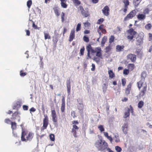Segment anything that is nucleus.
I'll use <instances>...</instances> for the list:
<instances>
[{"label":"nucleus","instance_id":"09e8293b","mask_svg":"<svg viewBox=\"0 0 152 152\" xmlns=\"http://www.w3.org/2000/svg\"><path fill=\"white\" fill-rule=\"evenodd\" d=\"M111 50V48L110 45L106 47L105 49V51L106 53L109 52Z\"/></svg>","mask_w":152,"mask_h":152},{"label":"nucleus","instance_id":"473e14b6","mask_svg":"<svg viewBox=\"0 0 152 152\" xmlns=\"http://www.w3.org/2000/svg\"><path fill=\"white\" fill-rule=\"evenodd\" d=\"M128 67L130 70H132L134 68V64H129L128 65Z\"/></svg>","mask_w":152,"mask_h":152},{"label":"nucleus","instance_id":"3c124183","mask_svg":"<svg viewBox=\"0 0 152 152\" xmlns=\"http://www.w3.org/2000/svg\"><path fill=\"white\" fill-rule=\"evenodd\" d=\"M85 50V48L84 47L82 48L80 50V53L81 55H83L84 54V52Z\"/></svg>","mask_w":152,"mask_h":152},{"label":"nucleus","instance_id":"cd10ccee","mask_svg":"<svg viewBox=\"0 0 152 152\" xmlns=\"http://www.w3.org/2000/svg\"><path fill=\"white\" fill-rule=\"evenodd\" d=\"M53 9L57 17L59 16L60 15V13L56 7L53 8Z\"/></svg>","mask_w":152,"mask_h":152},{"label":"nucleus","instance_id":"7c9ffc66","mask_svg":"<svg viewBox=\"0 0 152 152\" xmlns=\"http://www.w3.org/2000/svg\"><path fill=\"white\" fill-rule=\"evenodd\" d=\"M107 37H104L102 39L101 41V44L102 46H104V44L107 41Z\"/></svg>","mask_w":152,"mask_h":152},{"label":"nucleus","instance_id":"e433bc0d","mask_svg":"<svg viewBox=\"0 0 152 152\" xmlns=\"http://www.w3.org/2000/svg\"><path fill=\"white\" fill-rule=\"evenodd\" d=\"M115 149L117 152H121L122 151L121 148L118 146H115Z\"/></svg>","mask_w":152,"mask_h":152},{"label":"nucleus","instance_id":"4d7b16f0","mask_svg":"<svg viewBox=\"0 0 152 152\" xmlns=\"http://www.w3.org/2000/svg\"><path fill=\"white\" fill-rule=\"evenodd\" d=\"M5 122L7 124H9L10 123H11V121L9 119H5L4 120Z\"/></svg>","mask_w":152,"mask_h":152},{"label":"nucleus","instance_id":"58836bf2","mask_svg":"<svg viewBox=\"0 0 152 152\" xmlns=\"http://www.w3.org/2000/svg\"><path fill=\"white\" fill-rule=\"evenodd\" d=\"M98 128L100 130V132H101L104 131V130L103 126L102 125H100L99 126H98Z\"/></svg>","mask_w":152,"mask_h":152},{"label":"nucleus","instance_id":"6e6552de","mask_svg":"<svg viewBox=\"0 0 152 152\" xmlns=\"http://www.w3.org/2000/svg\"><path fill=\"white\" fill-rule=\"evenodd\" d=\"M110 10V8L107 6H105L102 10L103 14L106 16H108L109 15Z\"/></svg>","mask_w":152,"mask_h":152},{"label":"nucleus","instance_id":"423d86ee","mask_svg":"<svg viewBox=\"0 0 152 152\" xmlns=\"http://www.w3.org/2000/svg\"><path fill=\"white\" fill-rule=\"evenodd\" d=\"M45 118L43 120V126L41 128V130H43L47 128L48 124V118L47 116L44 115Z\"/></svg>","mask_w":152,"mask_h":152},{"label":"nucleus","instance_id":"de8ad7c7","mask_svg":"<svg viewBox=\"0 0 152 152\" xmlns=\"http://www.w3.org/2000/svg\"><path fill=\"white\" fill-rule=\"evenodd\" d=\"M83 39L84 41L87 42H88L89 41V39L88 37L86 36H84L83 37Z\"/></svg>","mask_w":152,"mask_h":152},{"label":"nucleus","instance_id":"13d9d810","mask_svg":"<svg viewBox=\"0 0 152 152\" xmlns=\"http://www.w3.org/2000/svg\"><path fill=\"white\" fill-rule=\"evenodd\" d=\"M23 108L24 110H28V107L26 105H24L23 106Z\"/></svg>","mask_w":152,"mask_h":152},{"label":"nucleus","instance_id":"393cba45","mask_svg":"<svg viewBox=\"0 0 152 152\" xmlns=\"http://www.w3.org/2000/svg\"><path fill=\"white\" fill-rule=\"evenodd\" d=\"M108 73L109 75V77L111 78H113L115 77V74L113 72V71L111 70H108Z\"/></svg>","mask_w":152,"mask_h":152},{"label":"nucleus","instance_id":"680f3d73","mask_svg":"<svg viewBox=\"0 0 152 152\" xmlns=\"http://www.w3.org/2000/svg\"><path fill=\"white\" fill-rule=\"evenodd\" d=\"M32 27L34 29H37V26L35 25L34 22H33Z\"/></svg>","mask_w":152,"mask_h":152},{"label":"nucleus","instance_id":"603ef678","mask_svg":"<svg viewBox=\"0 0 152 152\" xmlns=\"http://www.w3.org/2000/svg\"><path fill=\"white\" fill-rule=\"evenodd\" d=\"M121 82H122V85L123 86H125L126 84V80L125 79V78L122 79V80H121Z\"/></svg>","mask_w":152,"mask_h":152},{"label":"nucleus","instance_id":"c03bdc74","mask_svg":"<svg viewBox=\"0 0 152 152\" xmlns=\"http://www.w3.org/2000/svg\"><path fill=\"white\" fill-rule=\"evenodd\" d=\"M104 20V18H101L99 19L97 22V23L98 24H100L102 23Z\"/></svg>","mask_w":152,"mask_h":152},{"label":"nucleus","instance_id":"2eb2a0df","mask_svg":"<svg viewBox=\"0 0 152 152\" xmlns=\"http://www.w3.org/2000/svg\"><path fill=\"white\" fill-rule=\"evenodd\" d=\"M137 18L139 20H142L146 18V15L143 14H139L137 15Z\"/></svg>","mask_w":152,"mask_h":152},{"label":"nucleus","instance_id":"ddd939ff","mask_svg":"<svg viewBox=\"0 0 152 152\" xmlns=\"http://www.w3.org/2000/svg\"><path fill=\"white\" fill-rule=\"evenodd\" d=\"M66 87L67 88V93L69 95L70 93L71 85L70 80L69 79L66 81Z\"/></svg>","mask_w":152,"mask_h":152},{"label":"nucleus","instance_id":"0eeeda50","mask_svg":"<svg viewBox=\"0 0 152 152\" xmlns=\"http://www.w3.org/2000/svg\"><path fill=\"white\" fill-rule=\"evenodd\" d=\"M129 127V124L127 122L124 123L121 127V129L125 134H126L127 133L128 129Z\"/></svg>","mask_w":152,"mask_h":152},{"label":"nucleus","instance_id":"c756f323","mask_svg":"<svg viewBox=\"0 0 152 152\" xmlns=\"http://www.w3.org/2000/svg\"><path fill=\"white\" fill-rule=\"evenodd\" d=\"M45 37V40L47 39H50V36L49 35V33L44 32V33Z\"/></svg>","mask_w":152,"mask_h":152},{"label":"nucleus","instance_id":"dca6fc26","mask_svg":"<svg viewBox=\"0 0 152 152\" xmlns=\"http://www.w3.org/2000/svg\"><path fill=\"white\" fill-rule=\"evenodd\" d=\"M75 37V32L74 30H72L69 37V41L71 42L72 41Z\"/></svg>","mask_w":152,"mask_h":152},{"label":"nucleus","instance_id":"2f4dec72","mask_svg":"<svg viewBox=\"0 0 152 152\" xmlns=\"http://www.w3.org/2000/svg\"><path fill=\"white\" fill-rule=\"evenodd\" d=\"M144 105V102L142 101H140L138 103V106L139 108H141Z\"/></svg>","mask_w":152,"mask_h":152},{"label":"nucleus","instance_id":"20e7f679","mask_svg":"<svg viewBox=\"0 0 152 152\" xmlns=\"http://www.w3.org/2000/svg\"><path fill=\"white\" fill-rule=\"evenodd\" d=\"M128 35L126 37L129 41H132V42L134 41L133 38L134 37L135 35L137 34L136 31H134L132 28H131L126 31Z\"/></svg>","mask_w":152,"mask_h":152},{"label":"nucleus","instance_id":"8fccbe9b","mask_svg":"<svg viewBox=\"0 0 152 152\" xmlns=\"http://www.w3.org/2000/svg\"><path fill=\"white\" fill-rule=\"evenodd\" d=\"M26 75V73L22 72V70H21L20 72V75L21 77H24Z\"/></svg>","mask_w":152,"mask_h":152},{"label":"nucleus","instance_id":"338daca9","mask_svg":"<svg viewBox=\"0 0 152 152\" xmlns=\"http://www.w3.org/2000/svg\"><path fill=\"white\" fill-rule=\"evenodd\" d=\"M36 109H35L34 107H32V108H31L30 109V113H31V112H35V111H36Z\"/></svg>","mask_w":152,"mask_h":152},{"label":"nucleus","instance_id":"69168bd1","mask_svg":"<svg viewBox=\"0 0 152 152\" xmlns=\"http://www.w3.org/2000/svg\"><path fill=\"white\" fill-rule=\"evenodd\" d=\"M92 68L91 69V70L92 71H94L95 69V65L94 64H92Z\"/></svg>","mask_w":152,"mask_h":152},{"label":"nucleus","instance_id":"a18cd8bd","mask_svg":"<svg viewBox=\"0 0 152 152\" xmlns=\"http://www.w3.org/2000/svg\"><path fill=\"white\" fill-rule=\"evenodd\" d=\"M11 128L12 129H15L16 127V124L15 122H11Z\"/></svg>","mask_w":152,"mask_h":152},{"label":"nucleus","instance_id":"5701e85b","mask_svg":"<svg viewBox=\"0 0 152 152\" xmlns=\"http://www.w3.org/2000/svg\"><path fill=\"white\" fill-rule=\"evenodd\" d=\"M61 19L62 23H64V21L66 19V17L65 16V13L63 12H62L61 13Z\"/></svg>","mask_w":152,"mask_h":152},{"label":"nucleus","instance_id":"4c0bfd02","mask_svg":"<svg viewBox=\"0 0 152 152\" xmlns=\"http://www.w3.org/2000/svg\"><path fill=\"white\" fill-rule=\"evenodd\" d=\"M50 140L52 141L55 140V135L53 134H51L50 135Z\"/></svg>","mask_w":152,"mask_h":152},{"label":"nucleus","instance_id":"774afa93","mask_svg":"<svg viewBox=\"0 0 152 152\" xmlns=\"http://www.w3.org/2000/svg\"><path fill=\"white\" fill-rule=\"evenodd\" d=\"M130 90L129 89L126 88L125 91V93L127 94H128L130 93Z\"/></svg>","mask_w":152,"mask_h":152},{"label":"nucleus","instance_id":"a19ab883","mask_svg":"<svg viewBox=\"0 0 152 152\" xmlns=\"http://www.w3.org/2000/svg\"><path fill=\"white\" fill-rule=\"evenodd\" d=\"M107 86L105 84H104V86H103V91L104 93L107 90Z\"/></svg>","mask_w":152,"mask_h":152},{"label":"nucleus","instance_id":"f257e3e1","mask_svg":"<svg viewBox=\"0 0 152 152\" xmlns=\"http://www.w3.org/2000/svg\"><path fill=\"white\" fill-rule=\"evenodd\" d=\"M94 145L98 151L103 152H106L108 147L107 143L102 139L97 140L94 143Z\"/></svg>","mask_w":152,"mask_h":152},{"label":"nucleus","instance_id":"37998d69","mask_svg":"<svg viewBox=\"0 0 152 152\" xmlns=\"http://www.w3.org/2000/svg\"><path fill=\"white\" fill-rule=\"evenodd\" d=\"M147 75V74L146 72L145 71L143 72H142L141 76V77L144 79L145 77H146Z\"/></svg>","mask_w":152,"mask_h":152},{"label":"nucleus","instance_id":"f8f14e48","mask_svg":"<svg viewBox=\"0 0 152 152\" xmlns=\"http://www.w3.org/2000/svg\"><path fill=\"white\" fill-rule=\"evenodd\" d=\"M51 116L53 121L54 122H57V118L56 116V112L55 110H52Z\"/></svg>","mask_w":152,"mask_h":152},{"label":"nucleus","instance_id":"c85d7f7f","mask_svg":"<svg viewBox=\"0 0 152 152\" xmlns=\"http://www.w3.org/2000/svg\"><path fill=\"white\" fill-rule=\"evenodd\" d=\"M145 28L147 30H150L152 27V25L151 23H149L145 25Z\"/></svg>","mask_w":152,"mask_h":152},{"label":"nucleus","instance_id":"6e6d98bb","mask_svg":"<svg viewBox=\"0 0 152 152\" xmlns=\"http://www.w3.org/2000/svg\"><path fill=\"white\" fill-rule=\"evenodd\" d=\"M71 115L73 118L75 117V111H72L71 112Z\"/></svg>","mask_w":152,"mask_h":152},{"label":"nucleus","instance_id":"4468645a","mask_svg":"<svg viewBox=\"0 0 152 152\" xmlns=\"http://www.w3.org/2000/svg\"><path fill=\"white\" fill-rule=\"evenodd\" d=\"M136 44L137 45H141L143 42L142 39L140 36H138L136 39Z\"/></svg>","mask_w":152,"mask_h":152},{"label":"nucleus","instance_id":"e2e57ef3","mask_svg":"<svg viewBox=\"0 0 152 152\" xmlns=\"http://www.w3.org/2000/svg\"><path fill=\"white\" fill-rule=\"evenodd\" d=\"M53 41L54 43H56L58 41L57 38L56 37H54L53 39Z\"/></svg>","mask_w":152,"mask_h":152},{"label":"nucleus","instance_id":"1a4fd4ad","mask_svg":"<svg viewBox=\"0 0 152 152\" xmlns=\"http://www.w3.org/2000/svg\"><path fill=\"white\" fill-rule=\"evenodd\" d=\"M123 2L124 4V8L123 11L124 12L126 13L128 8V6L129 5V2L128 0H123Z\"/></svg>","mask_w":152,"mask_h":152},{"label":"nucleus","instance_id":"412c9836","mask_svg":"<svg viewBox=\"0 0 152 152\" xmlns=\"http://www.w3.org/2000/svg\"><path fill=\"white\" fill-rule=\"evenodd\" d=\"M61 1V6L64 8H66L67 7V5L66 3V0H60Z\"/></svg>","mask_w":152,"mask_h":152},{"label":"nucleus","instance_id":"0e129e2a","mask_svg":"<svg viewBox=\"0 0 152 152\" xmlns=\"http://www.w3.org/2000/svg\"><path fill=\"white\" fill-rule=\"evenodd\" d=\"M136 55L133 54H130L127 56V57H136Z\"/></svg>","mask_w":152,"mask_h":152},{"label":"nucleus","instance_id":"6ab92c4d","mask_svg":"<svg viewBox=\"0 0 152 152\" xmlns=\"http://www.w3.org/2000/svg\"><path fill=\"white\" fill-rule=\"evenodd\" d=\"M65 100L64 98L62 99V104L61 107V111L62 112H64L65 109Z\"/></svg>","mask_w":152,"mask_h":152},{"label":"nucleus","instance_id":"79ce46f5","mask_svg":"<svg viewBox=\"0 0 152 152\" xmlns=\"http://www.w3.org/2000/svg\"><path fill=\"white\" fill-rule=\"evenodd\" d=\"M138 87L139 89L142 87V85L143 84V82L141 81H140L137 83Z\"/></svg>","mask_w":152,"mask_h":152},{"label":"nucleus","instance_id":"49530a36","mask_svg":"<svg viewBox=\"0 0 152 152\" xmlns=\"http://www.w3.org/2000/svg\"><path fill=\"white\" fill-rule=\"evenodd\" d=\"M85 27H89L90 26V23L88 22H84L83 23Z\"/></svg>","mask_w":152,"mask_h":152},{"label":"nucleus","instance_id":"7ed1b4c3","mask_svg":"<svg viewBox=\"0 0 152 152\" xmlns=\"http://www.w3.org/2000/svg\"><path fill=\"white\" fill-rule=\"evenodd\" d=\"M33 134L32 133L29 132L27 134L25 132L22 131L21 137V140L25 141L27 140L31 141L33 137Z\"/></svg>","mask_w":152,"mask_h":152},{"label":"nucleus","instance_id":"052dcab7","mask_svg":"<svg viewBox=\"0 0 152 152\" xmlns=\"http://www.w3.org/2000/svg\"><path fill=\"white\" fill-rule=\"evenodd\" d=\"M104 26V25L103 24L101 25L99 27V29L101 31L102 30V29H103V27Z\"/></svg>","mask_w":152,"mask_h":152},{"label":"nucleus","instance_id":"5fc2aeb1","mask_svg":"<svg viewBox=\"0 0 152 152\" xmlns=\"http://www.w3.org/2000/svg\"><path fill=\"white\" fill-rule=\"evenodd\" d=\"M93 60L97 63H99V58H94Z\"/></svg>","mask_w":152,"mask_h":152},{"label":"nucleus","instance_id":"a878e982","mask_svg":"<svg viewBox=\"0 0 152 152\" xmlns=\"http://www.w3.org/2000/svg\"><path fill=\"white\" fill-rule=\"evenodd\" d=\"M130 111V109L129 108H127V111L125 112L124 113V118H126L129 116V115H130L129 111Z\"/></svg>","mask_w":152,"mask_h":152},{"label":"nucleus","instance_id":"ea45409f","mask_svg":"<svg viewBox=\"0 0 152 152\" xmlns=\"http://www.w3.org/2000/svg\"><path fill=\"white\" fill-rule=\"evenodd\" d=\"M115 37L114 36L112 35L109 39V42L110 43H112L114 41Z\"/></svg>","mask_w":152,"mask_h":152},{"label":"nucleus","instance_id":"bb28decb","mask_svg":"<svg viewBox=\"0 0 152 152\" xmlns=\"http://www.w3.org/2000/svg\"><path fill=\"white\" fill-rule=\"evenodd\" d=\"M113 139L115 140L116 142H120V139L118 134H116L114 135V137L113 138Z\"/></svg>","mask_w":152,"mask_h":152},{"label":"nucleus","instance_id":"864d4df0","mask_svg":"<svg viewBox=\"0 0 152 152\" xmlns=\"http://www.w3.org/2000/svg\"><path fill=\"white\" fill-rule=\"evenodd\" d=\"M129 73V71L128 69H125L123 71V74H124L127 75Z\"/></svg>","mask_w":152,"mask_h":152},{"label":"nucleus","instance_id":"9d476101","mask_svg":"<svg viewBox=\"0 0 152 152\" xmlns=\"http://www.w3.org/2000/svg\"><path fill=\"white\" fill-rule=\"evenodd\" d=\"M79 8L81 11V13L85 17H87L88 16V12H86L82 6H80L79 7Z\"/></svg>","mask_w":152,"mask_h":152},{"label":"nucleus","instance_id":"c9c22d12","mask_svg":"<svg viewBox=\"0 0 152 152\" xmlns=\"http://www.w3.org/2000/svg\"><path fill=\"white\" fill-rule=\"evenodd\" d=\"M32 4V2L31 0H29L27 2V5L29 9Z\"/></svg>","mask_w":152,"mask_h":152},{"label":"nucleus","instance_id":"f3484780","mask_svg":"<svg viewBox=\"0 0 152 152\" xmlns=\"http://www.w3.org/2000/svg\"><path fill=\"white\" fill-rule=\"evenodd\" d=\"M147 90L146 87L145 86H144L143 87V88L140 93L139 94V96L140 97L143 96L145 94V92H146Z\"/></svg>","mask_w":152,"mask_h":152},{"label":"nucleus","instance_id":"f03ea898","mask_svg":"<svg viewBox=\"0 0 152 152\" xmlns=\"http://www.w3.org/2000/svg\"><path fill=\"white\" fill-rule=\"evenodd\" d=\"M86 49L88 51L87 55L88 57H90L89 56L90 54L93 55L95 54L96 56L98 57H101L102 56V51L99 47L96 48L95 50H94L89 45L87 46Z\"/></svg>","mask_w":152,"mask_h":152},{"label":"nucleus","instance_id":"a211bd4d","mask_svg":"<svg viewBox=\"0 0 152 152\" xmlns=\"http://www.w3.org/2000/svg\"><path fill=\"white\" fill-rule=\"evenodd\" d=\"M124 48V45H117L116 47V50L118 52L123 51Z\"/></svg>","mask_w":152,"mask_h":152},{"label":"nucleus","instance_id":"aec40b11","mask_svg":"<svg viewBox=\"0 0 152 152\" xmlns=\"http://www.w3.org/2000/svg\"><path fill=\"white\" fill-rule=\"evenodd\" d=\"M84 107V105L82 101H81L80 102L78 103L77 105V108L80 110H83Z\"/></svg>","mask_w":152,"mask_h":152},{"label":"nucleus","instance_id":"f704fd0d","mask_svg":"<svg viewBox=\"0 0 152 152\" xmlns=\"http://www.w3.org/2000/svg\"><path fill=\"white\" fill-rule=\"evenodd\" d=\"M81 27V23H78L77 26L76 28V31H78L80 30Z\"/></svg>","mask_w":152,"mask_h":152},{"label":"nucleus","instance_id":"4be33fe9","mask_svg":"<svg viewBox=\"0 0 152 152\" xmlns=\"http://www.w3.org/2000/svg\"><path fill=\"white\" fill-rule=\"evenodd\" d=\"M142 0H133V4L135 7H138Z\"/></svg>","mask_w":152,"mask_h":152},{"label":"nucleus","instance_id":"72a5a7b5","mask_svg":"<svg viewBox=\"0 0 152 152\" xmlns=\"http://www.w3.org/2000/svg\"><path fill=\"white\" fill-rule=\"evenodd\" d=\"M150 12V10L148 8H145L143 10V14L145 15L146 14H148Z\"/></svg>","mask_w":152,"mask_h":152},{"label":"nucleus","instance_id":"bf43d9fd","mask_svg":"<svg viewBox=\"0 0 152 152\" xmlns=\"http://www.w3.org/2000/svg\"><path fill=\"white\" fill-rule=\"evenodd\" d=\"M129 59L132 62H134L136 61V58H129Z\"/></svg>","mask_w":152,"mask_h":152},{"label":"nucleus","instance_id":"b1692460","mask_svg":"<svg viewBox=\"0 0 152 152\" xmlns=\"http://www.w3.org/2000/svg\"><path fill=\"white\" fill-rule=\"evenodd\" d=\"M73 3L76 6H77L81 4V1L79 0H72Z\"/></svg>","mask_w":152,"mask_h":152},{"label":"nucleus","instance_id":"39448f33","mask_svg":"<svg viewBox=\"0 0 152 152\" xmlns=\"http://www.w3.org/2000/svg\"><path fill=\"white\" fill-rule=\"evenodd\" d=\"M137 13V10H134L131 11L124 18V21H127L129 19H132L134 17Z\"/></svg>","mask_w":152,"mask_h":152},{"label":"nucleus","instance_id":"9b49d317","mask_svg":"<svg viewBox=\"0 0 152 152\" xmlns=\"http://www.w3.org/2000/svg\"><path fill=\"white\" fill-rule=\"evenodd\" d=\"M78 129L79 128L76 125H73L72 132L73 134V136L75 137H77L76 133L77 131H78Z\"/></svg>","mask_w":152,"mask_h":152}]
</instances>
